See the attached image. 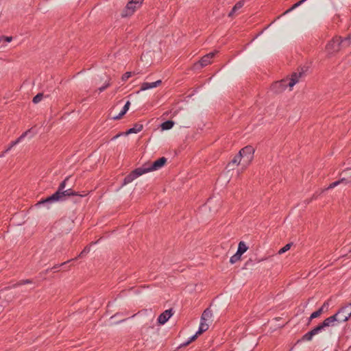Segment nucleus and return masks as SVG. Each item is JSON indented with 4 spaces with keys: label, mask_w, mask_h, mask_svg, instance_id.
Masks as SVG:
<instances>
[{
    "label": "nucleus",
    "mask_w": 351,
    "mask_h": 351,
    "mask_svg": "<svg viewBox=\"0 0 351 351\" xmlns=\"http://www.w3.org/2000/svg\"><path fill=\"white\" fill-rule=\"evenodd\" d=\"M343 42L340 37H335L329 41L325 48L328 56H331L337 52L340 49V44Z\"/></svg>",
    "instance_id": "nucleus-5"
},
{
    "label": "nucleus",
    "mask_w": 351,
    "mask_h": 351,
    "mask_svg": "<svg viewBox=\"0 0 351 351\" xmlns=\"http://www.w3.org/2000/svg\"><path fill=\"white\" fill-rule=\"evenodd\" d=\"M340 184H343V182H341V179L330 184L329 186L326 189V190L332 189L337 186Z\"/></svg>",
    "instance_id": "nucleus-28"
},
{
    "label": "nucleus",
    "mask_w": 351,
    "mask_h": 351,
    "mask_svg": "<svg viewBox=\"0 0 351 351\" xmlns=\"http://www.w3.org/2000/svg\"><path fill=\"white\" fill-rule=\"evenodd\" d=\"M302 75V73L301 72L293 73L290 77H287L274 82L271 85V89L276 94L283 92L287 87H289L290 90H292L293 87L300 81Z\"/></svg>",
    "instance_id": "nucleus-2"
},
{
    "label": "nucleus",
    "mask_w": 351,
    "mask_h": 351,
    "mask_svg": "<svg viewBox=\"0 0 351 351\" xmlns=\"http://www.w3.org/2000/svg\"><path fill=\"white\" fill-rule=\"evenodd\" d=\"M335 322H337V320L334 315L324 319V322L317 327L320 328V331H322L325 327L333 326Z\"/></svg>",
    "instance_id": "nucleus-11"
},
{
    "label": "nucleus",
    "mask_w": 351,
    "mask_h": 351,
    "mask_svg": "<svg viewBox=\"0 0 351 351\" xmlns=\"http://www.w3.org/2000/svg\"><path fill=\"white\" fill-rule=\"evenodd\" d=\"M143 0H131L130 1L124 10L123 11L121 15L123 17H126V16H131L132 14H134V12L136 11V10L137 8H138L142 3H143Z\"/></svg>",
    "instance_id": "nucleus-6"
},
{
    "label": "nucleus",
    "mask_w": 351,
    "mask_h": 351,
    "mask_svg": "<svg viewBox=\"0 0 351 351\" xmlns=\"http://www.w3.org/2000/svg\"><path fill=\"white\" fill-rule=\"evenodd\" d=\"M130 106V101H128L126 102V104H125L123 110L121 111V112L117 116L114 117L113 119H115V120L120 119L129 110Z\"/></svg>",
    "instance_id": "nucleus-20"
},
{
    "label": "nucleus",
    "mask_w": 351,
    "mask_h": 351,
    "mask_svg": "<svg viewBox=\"0 0 351 351\" xmlns=\"http://www.w3.org/2000/svg\"><path fill=\"white\" fill-rule=\"evenodd\" d=\"M217 51L210 52L202 58V59L194 64L195 69L204 67L211 63L212 59L215 57Z\"/></svg>",
    "instance_id": "nucleus-8"
},
{
    "label": "nucleus",
    "mask_w": 351,
    "mask_h": 351,
    "mask_svg": "<svg viewBox=\"0 0 351 351\" xmlns=\"http://www.w3.org/2000/svg\"><path fill=\"white\" fill-rule=\"evenodd\" d=\"M208 329V324L206 323V321H202L201 319L199 330L197 331V334H202V332L206 331Z\"/></svg>",
    "instance_id": "nucleus-23"
},
{
    "label": "nucleus",
    "mask_w": 351,
    "mask_h": 351,
    "mask_svg": "<svg viewBox=\"0 0 351 351\" xmlns=\"http://www.w3.org/2000/svg\"><path fill=\"white\" fill-rule=\"evenodd\" d=\"M173 315L172 309H168L161 313L158 318V322L160 324H165Z\"/></svg>",
    "instance_id": "nucleus-10"
},
{
    "label": "nucleus",
    "mask_w": 351,
    "mask_h": 351,
    "mask_svg": "<svg viewBox=\"0 0 351 351\" xmlns=\"http://www.w3.org/2000/svg\"><path fill=\"white\" fill-rule=\"evenodd\" d=\"M247 249H248V247L246 246L245 243L243 241H241L239 243L238 250H237V252H238V255L239 254L242 255L243 253H245L247 250Z\"/></svg>",
    "instance_id": "nucleus-24"
},
{
    "label": "nucleus",
    "mask_w": 351,
    "mask_h": 351,
    "mask_svg": "<svg viewBox=\"0 0 351 351\" xmlns=\"http://www.w3.org/2000/svg\"><path fill=\"white\" fill-rule=\"evenodd\" d=\"M130 106V101H128L126 102V104H125L123 110L121 111V112L117 116L114 117L113 119H115V120L120 119L129 110Z\"/></svg>",
    "instance_id": "nucleus-18"
},
{
    "label": "nucleus",
    "mask_w": 351,
    "mask_h": 351,
    "mask_svg": "<svg viewBox=\"0 0 351 351\" xmlns=\"http://www.w3.org/2000/svg\"><path fill=\"white\" fill-rule=\"evenodd\" d=\"M27 283H32V281L30 280H22L21 281L19 285H24V284H27Z\"/></svg>",
    "instance_id": "nucleus-36"
},
{
    "label": "nucleus",
    "mask_w": 351,
    "mask_h": 351,
    "mask_svg": "<svg viewBox=\"0 0 351 351\" xmlns=\"http://www.w3.org/2000/svg\"><path fill=\"white\" fill-rule=\"evenodd\" d=\"M166 162V158L162 157L152 163H145L141 167L135 169L129 175H128L123 180V185H126L132 182L136 178L145 173L160 169L165 165Z\"/></svg>",
    "instance_id": "nucleus-1"
},
{
    "label": "nucleus",
    "mask_w": 351,
    "mask_h": 351,
    "mask_svg": "<svg viewBox=\"0 0 351 351\" xmlns=\"http://www.w3.org/2000/svg\"><path fill=\"white\" fill-rule=\"evenodd\" d=\"M2 38L3 40L9 43L12 40V37H5V36H2Z\"/></svg>",
    "instance_id": "nucleus-37"
},
{
    "label": "nucleus",
    "mask_w": 351,
    "mask_h": 351,
    "mask_svg": "<svg viewBox=\"0 0 351 351\" xmlns=\"http://www.w3.org/2000/svg\"><path fill=\"white\" fill-rule=\"evenodd\" d=\"M43 95L42 93H38L37 94L34 98H33V100L32 101L34 103V104H37L38 103L39 101H41V99H43Z\"/></svg>",
    "instance_id": "nucleus-30"
},
{
    "label": "nucleus",
    "mask_w": 351,
    "mask_h": 351,
    "mask_svg": "<svg viewBox=\"0 0 351 351\" xmlns=\"http://www.w3.org/2000/svg\"><path fill=\"white\" fill-rule=\"evenodd\" d=\"M143 126L142 124H136L133 128L129 129L125 133H119V134H117L112 138V140H115L116 138H117L118 137L121 136L123 134H125L127 136L130 134L138 133V132H141L143 130Z\"/></svg>",
    "instance_id": "nucleus-9"
},
{
    "label": "nucleus",
    "mask_w": 351,
    "mask_h": 351,
    "mask_svg": "<svg viewBox=\"0 0 351 351\" xmlns=\"http://www.w3.org/2000/svg\"><path fill=\"white\" fill-rule=\"evenodd\" d=\"M244 5V1H238L228 14L229 17H233L234 14Z\"/></svg>",
    "instance_id": "nucleus-15"
},
{
    "label": "nucleus",
    "mask_w": 351,
    "mask_h": 351,
    "mask_svg": "<svg viewBox=\"0 0 351 351\" xmlns=\"http://www.w3.org/2000/svg\"><path fill=\"white\" fill-rule=\"evenodd\" d=\"M328 302H325L323 306L319 308L317 311L313 312L311 316H310V319H315V318H317L319 316L321 315V314L323 313L324 311V308L326 306H328Z\"/></svg>",
    "instance_id": "nucleus-22"
},
{
    "label": "nucleus",
    "mask_w": 351,
    "mask_h": 351,
    "mask_svg": "<svg viewBox=\"0 0 351 351\" xmlns=\"http://www.w3.org/2000/svg\"><path fill=\"white\" fill-rule=\"evenodd\" d=\"M241 163H242V158L240 154V152H239V153L230 162L228 165L229 166H238L239 165H241Z\"/></svg>",
    "instance_id": "nucleus-16"
},
{
    "label": "nucleus",
    "mask_w": 351,
    "mask_h": 351,
    "mask_svg": "<svg viewBox=\"0 0 351 351\" xmlns=\"http://www.w3.org/2000/svg\"><path fill=\"white\" fill-rule=\"evenodd\" d=\"M29 132V130L26 131L21 136H20L15 141L12 142L11 144L10 145V146L5 150V152H8L9 150H10L12 149V147H13L14 145L18 144L23 138H24L26 136V135L27 134V133Z\"/></svg>",
    "instance_id": "nucleus-21"
},
{
    "label": "nucleus",
    "mask_w": 351,
    "mask_h": 351,
    "mask_svg": "<svg viewBox=\"0 0 351 351\" xmlns=\"http://www.w3.org/2000/svg\"><path fill=\"white\" fill-rule=\"evenodd\" d=\"M174 122L172 121H167L161 124V129L162 130H167L173 128Z\"/></svg>",
    "instance_id": "nucleus-25"
},
{
    "label": "nucleus",
    "mask_w": 351,
    "mask_h": 351,
    "mask_svg": "<svg viewBox=\"0 0 351 351\" xmlns=\"http://www.w3.org/2000/svg\"><path fill=\"white\" fill-rule=\"evenodd\" d=\"M66 179L60 184L58 191H63V189H64L65 185H66Z\"/></svg>",
    "instance_id": "nucleus-33"
},
{
    "label": "nucleus",
    "mask_w": 351,
    "mask_h": 351,
    "mask_svg": "<svg viewBox=\"0 0 351 351\" xmlns=\"http://www.w3.org/2000/svg\"><path fill=\"white\" fill-rule=\"evenodd\" d=\"M341 174L343 176L341 178V182H343L344 184H351V168L345 169Z\"/></svg>",
    "instance_id": "nucleus-13"
},
{
    "label": "nucleus",
    "mask_w": 351,
    "mask_h": 351,
    "mask_svg": "<svg viewBox=\"0 0 351 351\" xmlns=\"http://www.w3.org/2000/svg\"><path fill=\"white\" fill-rule=\"evenodd\" d=\"M132 74H135V73L126 72L122 75L121 80L123 81H126L129 77H130L132 75Z\"/></svg>",
    "instance_id": "nucleus-31"
},
{
    "label": "nucleus",
    "mask_w": 351,
    "mask_h": 351,
    "mask_svg": "<svg viewBox=\"0 0 351 351\" xmlns=\"http://www.w3.org/2000/svg\"><path fill=\"white\" fill-rule=\"evenodd\" d=\"M200 334H197V332L195 333V335H194L193 336H192L190 339V340H189L187 342H186L184 343V346H187L189 345L191 342L193 341L194 340H195L197 339V337H198V335H199Z\"/></svg>",
    "instance_id": "nucleus-32"
},
{
    "label": "nucleus",
    "mask_w": 351,
    "mask_h": 351,
    "mask_svg": "<svg viewBox=\"0 0 351 351\" xmlns=\"http://www.w3.org/2000/svg\"><path fill=\"white\" fill-rule=\"evenodd\" d=\"M211 317L212 311L210 309L207 308L203 312L201 319H202V321H207L210 319Z\"/></svg>",
    "instance_id": "nucleus-26"
},
{
    "label": "nucleus",
    "mask_w": 351,
    "mask_h": 351,
    "mask_svg": "<svg viewBox=\"0 0 351 351\" xmlns=\"http://www.w3.org/2000/svg\"><path fill=\"white\" fill-rule=\"evenodd\" d=\"M60 265H56L54 267V268H58Z\"/></svg>",
    "instance_id": "nucleus-39"
},
{
    "label": "nucleus",
    "mask_w": 351,
    "mask_h": 351,
    "mask_svg": "<svg viewBox=\"0 0 351 351\" xmlns=\"http://www.w3.org/2000/svg\"><path fill=\"white\" fill-rule=\"evenodd\" d=\"M344 41L346 42L348 45H349L350 44V38L348 37V38H345Z\"/></svg>",
    "instance_id": "nucleus-38"
},
{
    "label": "nucleus",
    "mask_w": 351,
    "mask_h": 351,
    "mask_svg": "<svg viewBox=\"0 0 351 351\" xmlns=\"http://www.w3.org/2000/svg\"><path fill=\"white\" fill-rule=\"evenodd\" d=\"M89 251H90V247H85L83 250V251L80 253L79 256H80V257L82 256L84 254L88 253Z\"/></svg>",
    "instance_id": "nucleus-34"
},
{
    "label": "nucleus",
    "mask_w": 351,
    "mask_h": 351,
    "mask_svg": "<svg viewBox=\"0 0 351 351\" xmlns=\"http://www.w3.org/2000/svg\"><path fill=\"white\" fill-rule=\"evenodd\" d=\"M320 332V328H317V326L314 328L313 330L309 331L308 332L306 333L302 337L303 341H311L313 338V337L317 334H318Z\"/></svg>",
    "instance_id": "nucleus-14"
},
{
    "label": "nucleus",
    "mask_w": 351,
    "mask_h": 351,
    "mask_svg": "<svg viewBox=\"0 0 351 351\" xmlns=\"http://www.w3.org/2000/svg\"><path fill=\"white\" fill-rule=\"evenodd\" d=\"M3 40L2 37H0V42Z\"/></svg>",
    "instance_id": "nucleus-40"
},
{
    "label": "nucleus",
    "mask_w": 351,
    "mask_h": 351,
    "mask_svg": "<svg viewBox=\"0 0 351 351\" xmlns=\"http://www.w3.org/2000/svg\"><path fill=\"white\" fill-rule=\"evenodd\" d=\"M110 86V82L108 81L104 86H101L99 88L100 92L104 91L107 87Z\"/></svg>",
    "instance_id": "nucleus-35"
},
{
    "label": "nucleus",
    "mask_w": 351,
    "mask_h": 351,
    "mask_svg": "<svg viewBox=\"0 0 351 351\" xmlns=\"http://www.w3.org/2000/svg\"><path fill=\"white\" fill-rule=\"evenodd\" d=\"M241 254L238 255V252H237L235 254H234L233 256H232L230 257V263L234 264V263H237V261H239L241 259Z\"/></svg>",
    "instance_id": "nucleus-27"
},
{
    "label": "nucleus",
    "mask_w": 351,
    "mask_h": 351,
    "mask_svg": "<svg viewBox=\"0 0 351 351\" xmlns=\"http://www.w3.org/2000/svg\"><path fill=\"white\" fill-rule=\"evenodd\" d=\"M71 195H78L77 193L73 192L71 189H67L66 191H57L55 193H53L50 197L47 199L42 200L38 203V204H44L46 202H51L58 201L62 199L64 196H71Z\"/></svg>",
    "instance_id": "nucleus-4"
},
{
    "label": "nucleus",
    "mask_w": 351,
    "mask_h": 351,
    "mask_svg": "<svg viewBox=\"0 0 351 351\" xmlns=\"http://www.w3.org/2000/svg\"><path fill=\"white\" fill-rule=\"evenodd\" d=\"M335 315L337 322H346L351 316V304L342 307Z\"/></svg>",
    "instance_id": "nucleus-7"
},
{
    "label": "nucleus",
    "mask_w": 351,
    "mask_h": 351,
    "mask_svg": "<svg viewBox=\"0 0 351 351\" xmlns=\"http://www.w3.org/2000/svg\"><path fill=\"white\" fill-rule=\"evenodd\" d=\"M162 83V81L161 80H157L154 82H143L142 84H141V91H144V90H147L148 89H150V88H156L158 86H160Z\"/></svg>",
    "instance_id": "nucleus-12"
},
{
    "label": "nucleus",
    "mask_w": 351,
    "mask_h": 351,
    "mask_svg": "<svg viewBox=\"0 0 351 351\" xmlns=\"http://www.w3.org/2000/svg\"><path fill=\"white\" fill-rule=\"evenodd\" d=\"M291 243H288V244L285 245L283 247H282L278 251V254H282L286 252L287 251H288L291 248Z\"/></svg>",
    "instance_id": "nucleus-29"
},
{
    "label": "nucleus",
    "mask_w": 351,
    "mask_h": 351,
    "mask_svg": "<svg viewBox=\"0 0 351 351\" xmlns=\"http://www.w3.org/2000/svg\"><path fill=\"white\" fill-rule=\"evenodd\" d=\"M254 152V148L251 145H247L239 151L242 158L241 165L243 169H246L252 162Z\"/></svg>",
    "instance_id": "nucleus-3"
},
{
    "label": "nucleus",
    "mask_w": 351,
    "mask_h": 351,
    "mask_svg": "<svg viewBox=\"0 0 351 351\" xmlns=\"http://www.w3.org/2000/svg\"><path fill=\"white\" fill-rule=\"evenodd\" d=\"M130 106V101H128L126 102V104H125L123 110L121 111V112L117 116L114 117L113 119H115V120L120 119L129 110Z\"/></svg>",
    "instance_id": "nucleus-19"
},
{
    "label": "nucleus",
    "mask_w": 351,
    "mask_h": 351,
    "mask_svg": "<svg viewBox=\"0 0 351 351\" xmlns=\"http://www.w3.org/2000/svg\"><path fill=\"white\" fill-rule=\"evenodd\" d=\"M130 106V101H128L126 102V104H125L123 110L121 111V112L117 116L114 117L113 119H115V120L120 119L129 110Z\"/></svg>",
    "instance_id": "nucleus-17"
}]
</instances>
